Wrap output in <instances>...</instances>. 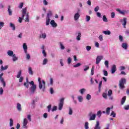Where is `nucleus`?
<instances>
[{
  "mask_svg": "<svg viewBox=\"0 0 129 129\" xmlns=\"http://www.w3.org/2000/svg\"><path fill=\"white\" fill-rule=\"evenodd\" d=\"M81 66V63H78L77 64L74 65V67L75 68H77V67H80Z\"/></svg>",
  "mask_w": 129,
  "mask_h": 129,
  "instance_id": "obj_54",
  "label": "nucleus"
},
{
  "mask_svg": "<svg viewBox=\"0 0 129 129\" xmlns=\"http://www.w3.org/2000/svg\"><path fill=\"white\" fill-rule=\"evenodd\" d=\"M86 91V89L82 88L79 90V92L82 95H83L84 93H85V92Z\"/></svg>",
  "mask_w": 129,
  "mask_h": 129,
  "instance_id": "obj_21",
  "label": "nucleus"
},
{
  "mask_svg": "<svg viewBox=\"0 0 129 129\" xmlns=\"http://www.w3.org/2000/svg\"><path fill=\"white\" fill-rule=\"evenodd\" d=\"M38 87L40 90H42V91H45L46 89V82L44 80H41V78H38Z\"/></svg>",
  "mask_w": 129,
  "mask_h": 129,
  "instance_id": "obj_4",
  "label": "nucleus"
},
{
  "mask_svg": "<svg viewBox=\"0 0 129 129\" xmlns=\"http://www.w3.org/2000/svg\"><path fill=\"white\" fill-rule=\"evenodd\" d=\"M55 110H57V106H53V108L51 109V111H55Z\"/></svg>",
  "mask_w": 129,
  "mask_h": 129,
  "instance_id": "obj_64",
  "label": "nucleus"
},
{
  "mask_svg": "<svg viewBox=\"0 0 129 129\" xmlns=\"http://www.w3.org/2000/svg\"><path fill=\"white\" fill-rule=\"evenodd\" d=\"M115 71H116V66L115 64H114L112 66L111 72L112 74H113L115 73Z\"/></svg>",
  "mask_w": 129,
  "mask_h": 129,
  "instance_id": "obj_17",
  "label": "nucleus"
},
{
  "mask_svg": "<svg viewBox=\"0 0 129 129\" xmlns=\"http://www.w3.org/2000/svg\"><path fill=\"white\" fill-rule=\"evenodd\" d=\"M112 94V90H109L108 91V94H107L108 96H111Z\"/></svg>",
  "mask_w": 129,
  "mask_h": 129,
  "instance_id": "obj_49",
  "label": "nucleus"
},
{
  "mask_svg": "<svg viewBox=\"0 0 129 129\" xmlns=\"http://www.w3.org/2000/svg\"><path fill=\"white\" fill-rule=\"evenodd\" d=\"M125 35H126V36H129V29H126L125 31Z\"/></svg>",
  "mask_w": 129,
  "mask_h": 129,
  "instance_id": "obj_61",
  "label": "nucleus"
},
{
  "mask_svg": "<svg viewBox=\"0 0 129 129\" xmlns=\"http://www.w3.org/2000/svg\"><path fill=\"white\" fill-rule=\"evenodd\" d=\"M69 115H72L73 114V110H72L71 107H69Z\"/></svg>",
  "mask_w": 129,
  "mask_h": 129,
  "instance_id": "obj_30",
  "label": "nucleus"
},
{
  "mask_svg": "<svg viewBox=\"0 0 129 129\" xmlns=\"http://www.w3.org/2000/svg\"><path fill=\"white\" fill-rule=\"evenodd\" d=\"M94 66H93L91 69V75H93L94 74Z\"/></svg>",
  "mask_w": 129,
  "mask_h": 129,
  "instance_id": "obj_53",
  "label": "nucleus"
},
{
  "mask_svg": "<svg viewBox=\"0 0 129 129\" xmlns=\"http://www.w3.org/2000/svg\"><path fill=\"white\" fill-rule=\"evenodd\" d=\"M26 54V59L27 60H30V59H31V55H30V54L28 53V52H27Z\"/></svg>",
  "mask_w": 129,
  "mask_h": 129,
  "instance_id": "obj_47",
  "label": "nucleus"
},
{
  "mask_svg": "<svg viewBox=\"0 0 129 129\" xmlns=\"http://www.w3.org/2000/svg\"><path fill=\"white\" fill-rule=\"evenodd\" d=\"M8 12L9 16H12V15H13V11H12V9H11V6H8Z\"/></svg>",
  "mask_w": 129,
  "mask_h": 129,
  "instance_id": "obj_25",
  "label": "nucleus"
},
{
  "mask_svg": "<svg viewBox=\"0 0 129 129\" xmlns=\"http://www.w3.org/2000/svg\"><path fill=\"white\" fill-rule=\"evenodd\" d=\"M0 81L3 84L4 87H6V82H5V81L4 80V78H0Z\"/></svg>",
  "mask_w": 129,
  "mask_h": 129,
  "instance_id": "obj_36",
  "label": "nucleus"
},
{
  "mask_svg": "<svg viewBox=\"0 0 129 129\" xmlns=\"http://www.w3.org/2000/svg\"><path fill=\"white\" fill-rule=\"evenodd\" d=\"M103 34H104V35H111V32H110V30H107V31H103L102 32Z\"/></svg>",
  "mask_w": 129,
  "mask_h": 129,
  "instance_id": "obj_26",
  "label": "nucleus"
},
{
  "mask_svg": "<svg viewBox=\"0 0 129 129\" xmlns=\"http://www.w3.org/2000/svg\"><path fill=\"white\" fill-rule=\"evenodd\" d=\"M48 63V59L47 58H44L43 59V62H42V65H46Z\"/></svg>",
  "mask_w": 129,
  "mask_h": 129,
  "instance_id": "obj_38",
  "label": "nucleus"
},
{
  "mask_svg": "<svg viewBox=\"0 0 129 129\" xmlns=\"http://www.w3.org/2000/svg\"><path fill=\"white\" fill-rule=\"evenodd\" d=\"M126 99V97H123L121 100V104L122 105L124 102H125V100Z\"/></svg>",
  "mask_w": 129,
  "mask_h": 129,
  "instance_id": "obj_35",
  "label": "nucleus"
},
{
  "mask_svg": "<svg viewBox=\"0 0 129 129\" xmlns=\"http://www.w3.org/2000/svg\"><path fill=\"white\" fill-rule=\"evenodd\" d=\"M104 64H105L106 68H108V64H109L108 60H105L104 62Z\"/></svg>",
  "mask_w": 129,
  "mask_h": 129,
  "instance_id": "obj_55",
  "label": "nucleus"
},
{
  "mask_svg": "<svg viewBox=\"0 0 129 129\" xmlns=\"http://www.w3.org/2000/svg\"><path fill=\"white\" fill-rule=\"evenodd\" d=\"M71 62H72V58L71 57H69L68 58V64L70 65V64H71Z\"/></svg>",
  "mask_w": 129,
  "mask_h": 129,
  "instance_id": "obj_44",
  "label": "nucleus"
},
{
  "mask_svg": "<svg viewBox=\"0 0 129 129\" xmlns=\"http://www.w3.org/2000/svg\"><path fill=\"white\" fill-rule=\"evenodd\" d=\"M23 48L24 51V53H25V54H27V53H28V46L27 45V43H23Z\"/></svg>",
  "mask_w": 129,
  "mask_h": 129,
  "instance_id": "obj_14",
  "label": "nucleus"
},
{
  "mask_svg": "<svg viewBox=\"0 0 129 129\" xmlns=\"http://www.w3.org/2000/svg\"><path fill=\"white\" fill-rule=\"evenodd\" d=\"M116 11V12H118L119 14H120V15H122V16H124V15H127V14H128V10H120L119 9H117Z\"/></svg>",
  "mask_w": 129,
  "mask_h": 129,
  "instance_id": "obj_7",
  "label": "nucleus"
},
{
  "mask_svg": "<svg viewBox=\"0 0 129 129\" xmlns=\"http://www.w3.org/2000/svg\"><path fill=\"white\" fill-rule=\"evenodd\" d=\"M102 59H103V56L102 55L97 56L96 59V64H97V65H98V63H100V61H101Z\"/></svg>",
  "mask_w": 129,
  "mask_h": 129,
  "instance_id": "obj_11",
  "label": "nucleus"
},
{
  "mask_svg": "<svg viewBox=\"0 0 129 129\" xmlns=\"http://www.w3.org/2000/svg\"><path fill=\"white\" fill-rule=\"evenodd\" d=\"M89 123L88 121H86L84 124L85 129H89Z\"/></svg>",
  "mask_w": 129,
  "mask_h": 129,
  "instance_id": "obj_28",
  "label": "nucleus"
},
{
  "mask_svg": "<svg viewBox=\"0 0 129 129\" xmlns=\"http://www.w3.org/2000/svg\"><path fill=\"white\" fill-rule=\"evenodd\" d=\"M103 22H105V23H107V22H108V20H107V18H106V16H105V15H104L103 16Z\"/></svg>",
  "mask_w": 129,
  "mask_h": 129,
  "instance_id": "obj_40",
  "label": "nucleus"
},
{
  "mask_svg": "<svg viewBox=\"0 0 129 129\" xmlns=\"http://www.w3.org/2000/svg\"><path fill=\"white\" fill-rule=\"evenodd\" d=\"M7 54L10 57H12L15 54L13 50H10L7 51Z\"/></svg>",
  "mask_w": 129,
  "mask_h": 129,
  "instance_id": "obj_22",
  "label": "nucleus"
},
{
  "mask_svg": "<svg viewBox=\"0 0 129 129\" xmlns=\"http://www.w3.org/2000/svg\"><path fill=\"white\" fill-rule=\"evenodd\" d=\"M84 68V71H87L89 69V67L88 66H85Z\"/></svg>",
  "mask_w": 129,
  "mask_h": 129,
  "instance_id": "obj_51",
  "label": "nucleus"
},
{
  "mask_svg": "<svg viewBox=\"0 0 129 129\" xmlns=\"http://www.w3.org/2000/svg\"><path fill=\"white\" fill-rule=\"evenodd\" d=\"M8 68H9V66L7 65L5 66V67H4V66H2L1 67V69H0V71H4L5 70H7L8 69Z\"/></svg>",
  "mask_w": 129,
  "mask_h": 129,
  "instance_id": "obj_19",
  "label": "nucleus"
},
{
  "mask_svg": "<svg viewBox=\"0 0 129 129\" xmlns=\"http://www.w3.org/2000/svg\"><path fill=\"white\" fill-rule=\"evenodd\" d=\"M98 39H99V41H100V42H102V41H103V36L102 35H100L98 37Z\"/></svg>",
  "mask_w": 129,
  "mask_h": 129,
  "instance_id": "obj_41",
  "label": "nucleus"
},
{
  "mask_svg": "<svg viewBox=\"0 0 129 129\" xmlns=\"http://www.w3.org/2000/svg\"><path fill=\"white\" fill-rule=\"evenodd\" d=\"M14 125V120L12 118L10 119V126L12 127Z\"/></svg>",
  "mask_w": 129,
  "mask_h": 129,
  "instance_id": "obj_37",
  "label": "nucleus"
},
{
  "mask_svg": "<svg viewBox=\"0 0 129 129\" xmlns=\"http://www.w3.org/2000/svg\"><path fill=\"white\" fill-rule=\"evenodd\" d=\"M119 40L120 42H122V41H123V37H122V36L121 35L119 36Z\"/></svg>",
  "mask_w": 129,
  "mask_h": 129,
  "instance_id": "obj_59",
  "label": "nucleus"
},
{
  "mask_svg": "<svg viewBox=\"0 0 129 129\" xmlns=\"http://www.w3.org/2000/svg\"><path fill=\"white\" fill-rule=\"evenodd\" d=\"M12 57L13 62H16V61H18L19 59V58L18 57V56H17L16 54H13V55H12Z\"/></svg>",
  "mask_w": 129,
  "mask_h": 129,
  "instance_id": "obj_20",
  "label": "nucleus"
},
{
  "mask_svg": "<svg viewBox=\"0 0 129 129\" xmlns=\"http://www.w3.org/2000/svg\"><path fill=\"white\" fill-rule=\"evenodd\" d=\"M90 19H91V18L90 17V16H88V15H86V22L87 23H88V22H89V21H90Z\"/></svg>",
  "mask_w": 129,
  "mask_h": 129,
  "instance_id": "obj_33",
  "label": "nucleus"
},
{
  "mask_svg": "<svg viewBox=\"0 0 129 129\" xmlns=\"http://www.w3.org/2000/svg\"><path fill=\"white\" fill-rule=\"evenodd\" d=\"M80 18V13L77 12L76 13H75L74 14V21H75V22H77V21H78V20H79Z\"/></svg>",
  "mask_w": 129,
  "mask_h": 129,
  "instance_id": "obj_12",
  "label": "nucleus"
},
{
  "mask_svg": "<svg viewBox=\"0 0 129 129\" xmlns=\"http://www.w3.org/2000/svg\"><path fill=\"white\" fill-rule=\"evenodd\" d=\"M29 121H32V115L28 114L27 115V118H24L22 121V128L28 129L29 126L28 123Z\"/></svg>",
  "mask_w": 129,
  "mask_h": 129,
  "instance_id": "obj_2",
  "label": "nucleus"
},
{
  "mask_svg": "<svg viewBox=\"0 0 129 129\" xmlns=\"http://www.w3.org/2000/svg\"><path fill=\"white\" fill-rule=\"evenodd\" d=\"M86 99L88 101L90 100V99H91V95L89 94H87L86 96Z\"/></svg>",
  "mask_w": 129,
  "mask_h": 129,
  "instance_id": "obj_34",
  "label": "nucleus"
},
{
  "mask_svg": "<svg viewBox=\"0 0 129 129\" xmlns=\"http://www.w3.org/2000/svg\"><path fill=\"white\" fill-rule=\"evenodd\" d=\"M43 4L44 6H48L49 5V2L47 0H43Z\"/></svg>",
  "mask_w": 129,
  "mask_h": 129,
  "instance_id": "obj_43",
  "label": "nucleus"
},
{
  "mask_svg": "<svg viewBox=\"0 0 129 129\" xmlns=\"http://www.w3.org/2000/svg\"><path fill=\"white\" fill-rule=\"evenodd\" d=\"M17 108L19 111H22V105L20 103H17Z\"/></svg>",
  "mask_w": 129,
  "mask_h": 129,
  "instance_id": "obj_24",
  "label": "nucleus"
},
{
  "mask_svg": "<svg viewBox=\"0 0 129 129\" xmlns=\"http://www.w3.org/2000/svg\"><path fill=\"white\" fill-rule=\"evenodd\" d=\"M50 85H53L54 83V81L53 80V78H50L49 79Z\"/></svg>",
  "mask_w": 129,
  "mask_h": 129,
  "instance_id": "obj_46",
  "label": "nucleus"
},
{
  "mask_svg": "<svg viewBox=\"0 0 129 129\" xmlns=\"http://www.w3.org/2000/svg\"><path fill=\"white\" fill-rule=\"evenodd\" d=\"M127 20V19L125 17H124L122 19L120 20V23H121L122 25H123L124 29H126V27L125 26H126Z\"/></svg>",
  "mask_w": 129,
  "mask_h": 129,
  "instance_id": "obj_10",
  "label": "nucleus"
},
{
  "mask_svg": "<svg viewBox=\"0 0 129 129\" xmlns=\"http://www.w3.org/2000/svg\"><path fill=\"white\" fill-rule=\"evenodd\" d=\"M124 109H125V110H128L129 109V105H126L125 106H124Z\"/></svg>",
  "mask_w": 129,
  "mask_h": 129,
  "instance_id": "obj_62",
  "label": "nucleus"
},
{
  "mask_svg": "<svg viewBox=\"0 0 129 129\" xmlns=\"http://www.w3.org/2000/svg\"><path fill=\"white\" fill-rule=\"evenodd\" d=\"M81 38V33L79 32L78 33V35L77 36L76 39L77 41H80Z\"/></svg>",
  "mask_w": 129,
  "mask_h": 129,
  "instance_id": "obj_29",
  "label": "nucleus"
},
{
  "mask_svg": "<svg viewBox=\"0 0 129 129\" xmlns=\"http://www.w3.org/2000/svg\"><path fill=\"white\" fill-rule=\"evenodd\" d=\"M64 98H62L60 99V102L58 104V110H62L63 108V105H64Z\"/></svg>",
  "mask_w": 129,
  "mask_h": 129,
  "instance_id": "obj_8",
  "label": "nucleus"
},
{
  "mask_svg": "<svg viewBox=\"0 0 129 129\" xmlns=\"http://www.w3.org/2000/svg\"><path fill=\"white\" fill-rule=\"evenodd\" d=\"M102 96L105 99H106V98H107V94H106V93H103Z\"/></svg>",
  "mask_w": 129,
  "mask_h": 129,
  "instance_id": "obj_60",
  "label": "nucleus"
},
{
  "mask_svg": "<svg viewBox=\"0 0 129 129\" xmlns=\"http://www.w3.org/2000/svg\"><path fill=\"white\" fill-rule=\"evenodd\" d=\"M126 83V80L124 78H121L119 81V86L120 89H123L124 88V84Z\"/></svg>",
  "mask_w": 129,
  "mask_h": 129,
  "instance_id": "obj_5",
  "label": "nucleus"
},
{
  "mask_svg": "<svg viewBox=\"0 0 129 129\" xmlns=\"http://www.w3.org/2000/svg\"><path fill=\"white\" fill-rule=\"evenodd\" d=\"M88 115L89 116V120H95V118H96V114L95 113L92 114V112H91L89 113Z\"/></svg>",
  "mask_w": 129,
  "mask_h": 129,
  "instance_id": "obj_9",
  "label": "nucleus"
},
{
  "mask_svg": "<svg viewBox=\"0 0 129 129\" xmlns=\"http://www.w3.org/2000/svg\"><path fill=\"white\" fill-rule=\"evenodd\" d=\"M60 48L61 50H64L65 49V46H64V45L61 42H60Z\"/></svg>",
  "mask_w": 129,
  "mask_h": 129,
  "instance_id": "obj_45",
  "label": "nucleus"
},
{
  "mask_svg": "<svg viewBox=\"0 0 129 129\" xmlns=\"http://www.w3.org/2000/svg\"><path fill=\"white\" fill-rule=\"evenodd\" d=\"M101 85H102V81H101L99 82V86H98L99 91H100V89H101Z\"/></svg>",
  "mask_w": 129,
  "mask_h": 129,
  "instance_id": "obj_50",
  "label": "nucleus"
},
{
  "mask_svg": "<svg viewBox=\"0 0 129 129\" xmlns=\"http://www.w3.org/2000/svg\"><path fill=\"white\" fill-rule=\"evenodd\" d=\"M103 72L104 76H107L108 75V73H107V71L105 70H103Z\"/></svg>",
  "mask_w": 129,
  "mask_h": 129,
  "instance_id": "obj_58",
  "label": "nucleus"
},
{
  "mask_svg": "<svg viewBox=\"0 0 129 129\" xmlns=\"http://www.w3.org/2000/svg\"><path fill=\"white\" fill-rule=\"evenodd\" d=\"M23 7H24V3H20L18 6L19 9H23Z\"/></svg>",
  "mask_w": 129,
  "mask_h": 129,
  "instance_id": "obj_48",
  "label": "nucleus"
},
{
  "mask_svg": "<svg viewBox=\"0 0 129 129\" xmlns=\"http://www.w3.org/2000/svg\"><path fill=\"white\" fill-rule=\"evenodd\" d=\"M111 108H113V107H112L111 108H110V107H107L106 109V114H107L108 115H109L110 112V109Z\"/></svg>",
  "mask_w": 129,
  "mask_h": 129,
  "instance_id": "obj_31",
  "label": "nucleus"
},
{
  "mask_svg": "<svg viewBox=\"0 0 129 129\" xmlns=\"http://www.w3.org/2000/svg\"><path fill=\"white\" fill-rule=\"evenodd\" d=\"M86 49L87 51H90L91 50V46L87 45L86 46Z\"/></svg>",
  "mask_w": 129,
  "mask_h": 129,
  "instance_id": "obj_52",
  "label": "nucleus"
},
{
  "mask_svg": "<svg viewBox=\"0 0 129 129\" xmlns=\"http://www.w3.org/2000/svg\"><path fill=\"white\" fill-rule=\"evenodd\" d=\"M10 28H12L13 31H15V30H16V26H15V24L12 23H10Z\"/></svg>",
  "mask_w": 129,
  "mask_h": 129,
  "instance_id": "obj_27",
  "label": "nucleus"
},
{
  "mask_svg": "<svg viewBox=\"0 0 129 129\" xmlns=\"http://www.w3.org/2000/svg\"><path fill=\"white\" fill-rule=\"evenodd\" d=\"M21 75H22V71H20L18 73V74H17V78H20Z\"/></svg>",
  "mask_w": 129,
  "mask_h": 129,
  "instance_id": "obj_39",
  "label": "nucleus"
},
{
  "mask_svg": "<svg viewBox=\"0 0 129 129\" xmlns=\"http://www.w3.org/2000/svg\"><path fill=\"white\" fill-rule=\"evenodd\" d=\"M121 47L124 49V50H127V48H128V45L126 42H123L121 44Z\"/></svg>",
  "mask_w": 129,
  "mask_h": 129,
  "instance_id": "obj_13",
  "label": "nucleus"
},
{
  "mask_svg": "<svg viewBox=\"0 0 129 129\" xmlns=\"http://www.w3.org/2000/svg\"><path fill=\"white\" fill-rule=\"evenodd\" d=\"M5 26V22H0V30H2L3 27Z\"/></svg>",
  "mask_w": 129,
  "mask_h": 129,
  "instance_id": "obj_42",
  "label": "nucleus"
},
{
  "mask_svg": "<svg viewBox=\"0 0 129 129\" xmlns=\"http://www.w3.org/2000/svg\"><path fill=\"white\" fill-rule=\"evenodd\" d=\"M29 84L30 85L29 91L31 94H34L37 90V86H36V84H35L34 81H31V82H29V79L27 78L26 82L24 83V85L25 86V87H26V88H29Z\"/></svg>",
  "mask_w": 129,
  "mask_h": 129,
  "instance_id": "obj_1",
  "label": "nucleus"
},
{
  "mask_svg": "<svg viewBox=\"0 0 129 129\" xmlns=\"http://www.w3.org/2000/svg\"><path fill=\"white\" fill-rule=\"evenodd\" d=\"M28 11V8L27 7L22 9L21 10L22 12V18L24 19L25 16V22L29 23L30 22V18H29V13H27Z\"/></svg>",
  "mask_w": 129,
  "mask_h": 129,
  "instance_id": "obj_3",
  "label": "nucleus"
},
{
  "mask_svg": "<svg viewBox=\"0 0 129 129\" xmlns=\"http://www.w3.org/2000/svg\"><path fill=\"white\" fill-rule=\"evenodd\" d=\"M77 99H78L79 102H80V103L83 102V96H82L81 95H78L77 96Z\"/></svg>",
  "mask_w": 129,
  "mask_h": 129,
  "instance_id": "obj_18",
  "label": "nucleus"
},
{
  "mask_svg": "<svg viewBox=\"0 0 129 129\" xmlns=\"http://www.w3.org/2000/svg\"><path fill=\"white\" fill-rule=\"evenodd\" d=\"M101 114H102V112H101V110H99L97 112V116H98V117L99 118H100L101 116Z\"/></svg>",
  "mask_w": 129,
  "mask_h": 129,
  "instance_id": "obj_32",
  "label": "nucleus"
},
{
  "mask_svg": "<svg viewBox=\"0 0 129 129\" xmlns=\"http://www.w3.org/2000/svg\"><path fill=\"white\" fill-rule=\"evenodd\" d=\"M94 129H101V127L100 125L99 121H97L96 122V124L94 127Z\"/></svg>",
  "mask_w": 129,
  "mask_h": 129,
  "instance_id": "obj_16",
  "label": "nucleus"
},
{
  "mask_svg": "<svg viewBox=\"0 0 129 129\" xmlns=\"http://www.w3.org/2000/svg\"><path fill=\"white\" fill-rule=\"evenodd\" d=\"M46 33H43L41 34V38H42L43 39H46Z\"/></svg>",
  "mask_w": 129,
  "mask_h": 129,
  "instance_id": "obj_57",
  "label": "nucleus"
},
{
  "mask_svg": "<svg viewBox=\"0 0 129 129\" xmlns=\"http://www.w3.org/2000/svg\"><path fill=\"white\" fill-rule=\"evenodd\" d=\"M28 73L30 75H33L34 74V71H33V69L32 68H28Z\"/></svg>",
  "mask_w": 129,
  "mask_h": 129,
  "instance_id": "obj_23",
  "label": "nucleus"
},
{
  "mask_svg": "<svg viewBox=\"0 0 129 129\" xmlns=\"http://www.w3.org/2000/svg\"><path fill=\"white\" fill-rule=\"evenodd\" d=\"M115 113L113 111H112L110 114V116H112V117H115Z\"/></svg>",
  "mask_w": 129,
  "mask_h": 129,
  "instance_id": "obj_56",
  "label": "nucleus"
},
{
  "mask_svg": "<svg viewBox=\"0 0 129 129\" xmlns=\"http://www.w3.org/2000/svg\"><path fill=\"white\" fill-rule=\"evenodd\" d=\"M51 27H52V28H56L57 27V23H56V22H55V20H52L50 21V23Z\"/></svg>",
  "mask_w": 129,
  "mask_h": 129,
  "instance_id": "obj_15",
  "label": "nucleus"
},
{
  "mask_svg": "<svg viewBox=\"0 0 129 129\" xmlns=\"http://www.w3.org/2000/svg\"><path fill=\"white\" fill-rule=\"evenodd\" d=\"M125 69V67H124L121 66V67H120L119 68L120 71H123V70H124Z\"/></svg>",
  "mask_w": 129,
  "mask_h": 129,
  "instance_id": "obj_63",
  "label": "nucleus"
},
{
  "mask_svg": "<svg viewBox=\"0 0 129 129\" xmlns=\"http://www.w3.org/2000/svg\"><path fill=\"white\" fill-rule=\"evenodd\" d=\"M52 11H49L47 14L46 20V26H49L50 24V18L52 17Z\"/></svg>",
  "mask_w": 129,
  "mask_h": 129,
  "instance_id": "obj_6",
  "label": "nucleus"
}]
</instances>
